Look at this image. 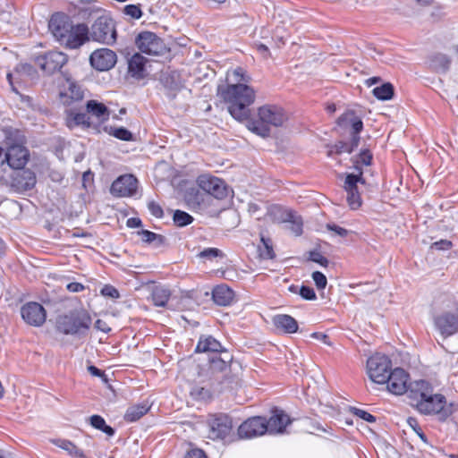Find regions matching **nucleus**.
<instances>
[{
	"label": "nucleus",
	"instance_id": "nucleus-1",
	"mask_svg": "<svg viewBox=\"0 0 458 458\" xmlns=\"http://www.w3.org/2000/svg\"><path fill=\"white\" fill-rule=\"evenodd\" d=\"M409 398L411 406L421 414H437L442 420L451 414L445 408L446 398L441 394H434L433 386L426 380H417L410 384Z\"/></svg>",
	"mask_w": 458,
	"mask_h": 458
},
{
	"label": "nucleus",
	"instance_id": "nucleus-2",
	"mask_svg": "<svg viewBox=\"0 0 458 458\" xmlns=\"http://www.w3.org/2000/svg\"><path fill=\"white\" fill-rule=\"evenodd\" d=\"M218 94L227 104L230 114L236 120H246L250 116V106L255 101V90L245 83L228 84L218 88Z\"/></svg>",
	"mask_w": 458,
	"mask_h": 458
},
{
	"label": "nucleus",
	"instance_id": "nucleus-3",
	"mask_svg": "<svg viewBox=\"0 0 458 458\" xmlns=\"http://www.w3.org/2000/svg\"><path fill=\"white\" fill-rule=\"evenodd\" d=\"M287 121L284 109L276 105H264L258 108L257 116L250 119L247 128L262 138L270 135L271 127H280Z\"/></svg>",
	"mask_w": 458,
	"mask_h": 458
},
{
	"label": "nucleus",
	"instance_id": "nucleus-4",
	"mask_svg": "<svg viewBox=\"0 0 458 458\" xmlns=\"http://www.w3.org/2000/svg\"><path fill=\"white\" fill-rule=\"evenodd\" d=\"M92 325V318L84 310H72L57 316L55 330L65 335L84 337Z\"/></svg>",
	"mask_w": 458,
	"mask_h": 458
},
{
	"label": "nucleus",
	"instance_id": "nucleus-5",
	"mask_svg": "<svg viewBox=\"0 0 458 458\" xmlns=\"http://www.w3.org/2000/svg\"><path fill=\"white\" fill-rule=\"evenodd\" d=\"M89 37L101 44L114 45L117 38L114 20L106 15L98 17L89 30Z\"/></svg>",
	"mask_w": 458,
	"mask_h": 458
},
{
	"label": "nucleus",
	"instance_id": "nucleus-6",
	"mask_svg": "<svg viewBox=\"0 0 458 458\" xmlns=\"http://www.w3.org/2000/svg\"><path fill=\"white\" fill-rule=\"evenodd\" d=\"M392 370V361L388 356L376 353L367 360V374L377 384H386V378Z\"/></svg>",
	"mask_w": 458,
	"mask_h": 458
},
{
	"label": "nucleus",
	"instance_id": "nucleus-7",
	"mask_svg": "<svg viewBox=\"0 0 458 458\" xmlns=\"http://www.w3.org/2000/svg\"><path fill=\"white\" fill-rule=\"evenodd\" d=\"M30 157L29 150L21 143L5 141L4 165L13 170H19L25 166Z\"/></svg>",
	"mask_w": 458,
	"mask_h": 458
},
{
	"label": "nucleus",
	"instance_id": "nucleus-8",
	"mask_svg": "<svg viewBox=\"0 0 458 458\" xmlns=\"http://www.w3.org/2000/svg\"><path fill=\"white\" fill-rule=\"evenodd\" d=\"M198 187L206 193L217 199H224L228 195L226 183L220 178L210 174H200L197 178Z\"/></svg>",
	"mask_w": 458,
	"mask_h": 458
},
{
	"label": "nucleus",
	"instance_id": "nucleus-9",
	"mask_svg": "<svg viewBox=\"0 0 458 458\" xmlns=\"http://www.w3.org/2000/svg\"><path fill=\"white\" fill-rule=\"evenodd\" d=\"M67 55L59 51H49L43 55L36 57V64L46 73L52 74L66 64Z\"/></svg>",
	"mask_w": 458,
	"mask_h": 458
},
{
	"label": "nucleus",
	"instance_id": "nucleus-10",
	"mask_svg": "<svg viewBox=\"0 0 458 458\" xmlns=\"http://www.w3.org/2000/svg\"><path fill=\"white\" fill-rule=\"evenodd\" d=\"M136 45L142 53L149 55H159L165 49L161 38L150 31L140 33L136 38Z\"/></svg>",
	"mask_w": 458,
	"mask_h": 458
},
{
	"label": "nucleus",
	"instance_id": "nucleus-11",
	"mask_svg": "<svg viewBox=\"0 0 458 458\" xmlns=\"http://www.w3.org/2000/svg\"><path fill=\"white\" fill-rule=\"evenodd\" d=\"M409 379L410 376L403 369L395 368L391 370V372L386 378V384H387V390L391 394L395 395H401L406 392L409 393Z\"/></svg>",
	"mask_w": 458,
	"mask_h": 458
},
{
	"label": "nucleus",
	"instance_id": "nucleus-12",
	"mask_svg": "<svg viewBox=\"0 0 458 458\" xmlns=\"http://www.w3.org/2000/svg\"><path fill=\"white\" fill-rule=\"evenodd\" d=\"M267 419L260 416L251 417L242 422L238 428L241 438H252L268 432Z\"/></svg>",
	"mask_w": 458,
	"mask_h": 458
},
{
	"label": "nucleus",
	"instance_id": "nucleus-13",
	"mask_svg": "<svg viewBox=\"0 0 458 458\" xmlns=\"http://www.w3.org/2000/svg\"><path fill=\"white\" fill-rule=\"evenodd\" d=\"M88 40H89L88 26L78 23L74 24L68 34H65L58 42L66 48L77 49Z\"/></svg>",
	"mask_w": 458,
	"mask_h": 458
},
{
	"label": "nucleus",
	"instance_id": "nucleus-14",
	"mask_svg": "<svg viewBox=\"0 0 458 458\" xmlns=\"http://www.w3.org/2000/svg\"><path fill=\"white\" fill-rule=\"evenodd\" d=\"M139 182L132 174L118 177L111 185L110 192L114 197H132L136 194Z\"/></svg>",
	"mask_w": 458,
	"mask_h": 458
},
{
	"label": "nucleus",
	"instance_id": "nucleus-15",
	"mask_svg": "<svg viewBox=\"0 0 458 458\" xmlns=\"http://www.w3.org/2000/svg\"><path fill=\"white\" fill-rule=\"evenodd\" d=\"M117 61L115 52L109 48H99L93 51L89 56L91 66L99 71L105 72L112 69Z\"/></svg>",
	"mask_w": 458,
	"mask_h": 458
},
{
	"label": "nucleus",
	"instance_id": "nucleus-16",
	"mask_svg": "<svg viewBox=\"0 0 458 458\" xmlns=\"http://www.w3.org/2000/svg\"><path fill=\"white\" fill-rule=\"evenodd\" d=\"M22 319L30 326L40 327L47 318V312L44 307L38 302H27L21 309Z\"/></svg>",
	"mask_w": 458,
	"mask_h": 458
},
{
	"label": "nucleus",
	"instance_id": "nucleus-17",
	"mask_svg": "<svg viewBox=\"0 0 458 458\" xmlns=\"http://www.w3.org/2000/svg\"><path fill=\"white\" fill-rule=\"evenodd\" d=\"M208 437L216 439H224L229 435L233 428L232 420L225 414H219L212 417L208 421Z\"/></svg>",
	"mask_w": 458,
	"mask_h": 458
},
{
	"label": "nucleus",
	"instance_id": "nucleus-18",
	"mask_svg": "<svg viewBox=\"0 0 458 458\" xmlns=\"http://www.w3.org/2000/svg\"><path fill=\"white\" fill-rule=\"evenodd\" d=\"M73 25L69 16L64 13H56L52 15L48 28L54 38L60 41L65 34H68Z\"/></svg>",
	"mask_w": 458,
	"mask_h": 458
},
{
	"label": "nucleus",
	"instance_id": "nucleus-19",
	"mask_svg": "<svg viewBox=\"0 0 458 458\" xmlns=\"http://www.w3.org/2000/svg\"><path fill=\"white\" fill-rule=\"evenodd\" d=\"M37 182L36 174L30 169L15 170L12 176V187L19 192L31 190Z\"/></svg>",
	"mask_w": 458,
	"mask_h": 458
},
{
	"label": "nucleus",
	"instance_id": "nucleus-20",
	"mask_svg": "<svg viewBox=\"0 0 458 458\" xmlns=\"http://www.w3.org/2000/svg\"><path fill=\"white\" fill-rule=\"evenodd\" d=\"M434 325L444 336H449L458 331V317L451 312H445L434 318Z\"/></svg>",
	"mask_w": 458,
	"mask_h": 458
},
{
	"label": "nucleus",
	"instance_id": "nucleus-21",
	"mask_svg": "<svg viewBox=\"0 0 458 458\" xmlns=\"http://www.w3.org/2000/svg\"><path fill=\"white\" fill-rule=\"evenodd\" d=\"M292 422L289 415L283 410L274 409L269 420H267V429L270 434H282L285 428Z\"/></svg>",
	"mask_w": 458,
	"mask_h": 458
},
{
	"label": "nucleus",
	"instance_id": "nucleus-22",
	"mask_svg": "<svg viewBox=\"0 0 458 458\" xmlns=\"http://www.w3.org/2000/svg\"><path fill=\"white\" fill-rule=\"evenodd\" d=\"M337 124L344 130H350L351 137L360 136V132L363 130L361 119L352 111L341 114L337 119Z\"/></svg>",
	"mask_w": 458,
	"mask_h": 458
},
{
	"label": "nucleus",
	"instance_id": "nucleus-23",
	"mask_svg": "<svg viewBox=\"0 0 458 458\" xmlns=\"http://www.w3.org/2000/svg\"><path fill=\"white\" fill-rule=\"evenodd\" d=\"M183 199L186 206L191 211H200L207 207V195L206 193L202 192L199 188H188L184 192Z\"/></svg>",
	"mask_w": 458,
	"mask_h": 458
},
{
	"label": "nucleus",
	"instance_id": "nucleus-24",
	"mask_svg": "<svg viewBox=\"0 0 458 458\" xmlns=\"http://www.w3.org/2000/svg\"><path fill=\"white\" fill-rule=\"evenodd\" d=\"M68 89L60 93V100L64 106H71L72 103L80 102L84 98L81 87L74 81H67Z\"/></svg>",
	"mask_w": 458,
	"mask_h": 458
},
{
	"label": "nucleus",
	"instance_id": "nucleus-25",
	"mask_svg": "<svg viewBox=\"0 0 458 458\" xmlns=\"http://www.w3.org/2000/svg\"><path fill=\"white\" fill-rule=\"evenodd\" d=\"M275 327L284 334H293L298 331V322L294 318L287 314H278L272 318Z\"/></svg>",
	"mask_w": 458,
	"mask_h": 458
},
{
	"label": "nucleus",
	"instance_id": "nucleus-26",
	"mask_svg": "<svg viewBox=\"0 0 458 458\" xmlns=\"http://www.w3.org/2000/svg\"><path fill=\"white\" fill-rule=\"evenodd\" d=\"M225 349L221 343L214 338L212 335H202L200 336L198 344L196 346V352H225Z\"/></svg>",
	"mask_w": 458,
	"mask_h": 458
},
{
	"label": "nucleus",
	"instance_id": "nucleus-27",
	"mask_svg": "<svg viewBox=\"0 0 458 458\" xmlns=\"http://www.w3.org/2000/svg\"><path fill=\"white\" fill-rule=\"evenodd\" d=\"M234 297L232 289L225 284L217 285L213 289L212 298L216 304L219 306H228Z\"/></svg>",
	"mask_w": 458,
	"mask_h": 458
},
{
	"label": "nucleus",
	"instance_id": "nucleus-28",
	"mask_svg": "<svg viewBox=\"0 0 458 458\" xmlns=\"http://www.w3.org/2000/svg\"><path fill=\"white\" fill-rule=\"evenodd\" d=\"M146 59L140 54H134L128 61V72L136 79L145 76Z\"/></svg>",
	"mask_w": 458,
	"mask_h": 458
},
{
	"label": "nucleus",
	"instance_id": "nucleus-29",
	"mask_svg": "<svg viewBox=\"0 0 458 458\" xmlns=\"http://www.w3.org/2000/svg\"><path fill=\"white\" fill-rule=\"evenodd\" d=\"M86 111L100 122L107 121L110 116L109 109L103 103L93 99L87 102Z\"/></svg>",
	"mask_w": 458,
	"mask_h": 458
},
{
	"label": "nucleus",
	"instance_id": "nucleus-30",
	"mask_svg": "<svg viewBox=\"0 0 458 458\" xmlns=\"http://www.w3.org/2000/svg\"><path fill=\"white\" fill-rule=\"evenodd\" d=\"M360 140V136H352L350 141H338L334 146L330 147L327 156L331 157L334 154L352 153L359 146Z\"/></svg>",
	"mask_w": 458,
	"mask_h": 458
},
{
	"label": "nucleus",
	"instance_id": "nucleus-31",
	"mask_svg": "<svg viewBox=\"0 0 458 458\" xmlns=\"http://www.w3.org/2000/svg\"><path fill=\"white\" fill-rule=\"evenodd\" d=\"M66 125L70 129L77 126L88 128L90 126L89 117L87 113L76 112L74 110L66 111Z\"/></svg>",
	"mask_w": 458,
	"mask_h": 458
},
{
	"label": "nucleus",
	"instance_id": "nucleus-32",
	"mask_svg": "<svg viewBox=\"0 0 458 458\" xmlns=\"http://www.w3.org/2000/svg\"><path fill=\"white\" fill-rule=\"evenodd\" d=\"M150 409L148 403H141L129 407L124 414V420L134 422L144 416Z\"/></svg>",
	"mask_w": 458,
	"mask_h": 458
},
{
	"label": "nucleus",
	"instance_id": "nucleus-33",
	"mask_svg": "<svg viewBox=\"0 0 458 458\" xmlns=\"http://www.w3.org/2000/svg\"><path fill=\"white\" fill-rule=\"evenodd\" d=\"M451 60L444 54H435L429 59L430 67L438 72H445L450 67Z\"/></svg>",
	"mask_w": 458,
	"mask_h": 458
},
{
	"label": "nucleus",
	"instance_id": "nucleus-34",
	"mask_svg": "<svg viewBox=\"0 0 458 458\" xmlns=\"http://www.w3.org/2000/svg\"><path fill=\"white\" fill-rule=\"evenodd\" d=\"M170 291L162 286H157L153 289L151 300L155 306L165 307L169 301Z\"/></svg>",
	"mask_w": 458,
	"mask_h": 458
},
{
	"label": "nucleus",
	"instance_id": "nucleus-35",
	"mask_svg": "<svg viewBox=\"0 0 458 458\" xmlns=\"http://www.w3.org/2000/svg\"><path fill=\"white\" fill-rule=\"evenodd\" d=\"M223 353H224V357L216 356L210 360V369L213 372H215V371L223 372L228 369L229 363L232 360V356L225 351Z\"/></svg>",
	"mask_w": 458,
	"mask_h": 458
},
{
	"label": "nucleus",
	"instance_id": "nucleus-36",
	"mask_svg": "<svg viewBox=\"0 0 458 458\" xmlns=\"http://www.w3.org/2000/svg\"><path fill=\"white\" fill-rule=\"evenodd\" d=\"M362 171H360V173H358L357 174H348L346 176H345V180H344V191H346V193L348 192H352V191H358V183L360 182L362 184L365 183V181L362 177Z\"/></svg>",
	"mask_w": 458,
	"mask_h": 458
},
{
	"label": "nucleus",
	"instance_id": "nucleus-37",
	"mask_svg": "<svg viewBox=\"0 0 458 458\" xmlns=\"http://www.w3.org/2000/svg\"><path fill=\"white\" fill-rule=\"evenodd\" d=\"M89 423L94 428L101 430L109 437L114 435V429L112 427L106 425L104 418H102L100 415L90 416Z\"/></svg>",
	"mask_w": 458,
	"mask_h": 458
},
{
	"label": "nucleus",
	"instance_id": "nucleus-38",
	"mask_svg": "<svg viewBox=\"0 0 458 458\" xmlns=\"http://www.w3.org/2000/svg\"><path fill=\"white\" fill-rule=\"evenodd\" d=\"M373 95L379 100H389L394 96V87L389 82L384 83L373 89Z\"/></svg>",
	"mask_w": 458,
	"mask_h": 458
},
{
	"label": "nucleus",
	"instance_id": "nucleus-39",
	"mask_svg": "<svg viewBox=\"0 0 458 458\" xmlns=\"http://www.w3.org/2000/svg\"><path fill=\"white\" fill-rule=\"evenodd\" d=\"M372 153L369 149H363L360 153L353 158V166L355 170L360 173L362 171L361 165H369L372 161Z\"/></svg>",
	"mask_w": 458,
	"mask_h": 458
},
{
	"label": "nucleus",
	"instance_id": "nucleus-40",
	"mask_svg": "<svg viewBox=\"0 0 458 458\" xmlns=\"http://www.w3.org/2000/svg\"><path fill=\"white\" fill-rule=\"evenodd\" d=\"M271 213L279 223H287L289 220L293 219V214L295 213L292 209L284 208L282 207H274L271 210Z\"/></svg>",
	"mask_w": 458,
	"mask_h": 458
},
{
	"label": "nucleus",
	"instance_id": "nucleus-41",
	"mask_svg": "<svg viewBox=\"0 0 458 458\" xmlns=\"http://www.w3.org/2000/svg\"><path fill=\"white\" fill-rule=\"evenodd\" d=\"M174 223L180 227L186 226L193 222V217L185 211L175 210L173 216Z\"/></svg>",
	"mask_w": 458,
	"mask_h": 458
},
{
	"label": "nucleus",
	"instance_id": "nucleus-42",
	"mask_svg": "<svg viewBox=\"0 0 458 458\" xmlns=\"http://www.w3.org/2000/svg\"><path fill=\"white\" fill-rule=\"evenodd\" d=\"M346 201L351 209L357 210L360 208L362 204V199L359 191L346 193Z\"/></svg>",
	"mask_w": 458,
	"mask_h": 458
},
{
	"label": "nucleus",
	"instance_id": "nucleus-43",
	"mask_svg": "<svg viewBox=\"0 0 458 458\" xmlns=\"http://www.w3.org/2000/svg\"><path fill=\"white\" fill-rule=\"evenodd\" d=\"M224 256L223 251L217 248H206L198 254L199 258L208 260H212L216 258H223Z\"/></svg>",
	"mask_w": 458,
	"mask_h": 458
},
{
	"label": "nucleus",
	"instance_id": "nucleus-44",
	"mask_svg": "<svg viewBox=\"0 0 458 458\" xmlns=\"http://www.w3.org/2000/svg\"><path fill=\"white\" fill-rule=\"evenodd\" d=\"M289 224V229L292 231L293 233H294L296 236H299L302 233V225L303 222L300 216H298L296 213L293 214V219L289 220L287 222Z\"/></svg>",
	"mask_w": 458,
	"mask_h": 458
},
{
	"label": "nucleus",
	"instance_id": "nucleus-45",
	"mask_svg": "<svg viewBox=\"0 0 458 458\" xmlns=\"http://www.w3.org/2000/svg\"><path fill=\"white\" fill-rule=\"evenodd\" d=\"M35 72L34 68L32 65L29 64H21L17 65V67L14 70V74L17 76V80L21 81L22 77L27 76H32V74Z\"/></svg>",
	"mask_w": 458,
	"mask_h": 458
},
{
	"label": "nucleus",
	"instance_id": "nucleus-46",
	"mask_svg": "<svg viewBox=\"0 0 458 458\" xmlns=\"http://www.w3.org/2000/svg\"><path fill=\"white\" fill-rule=\"evenodd\" d=\"M141 236V240L146 243H152L155 241H158L159 243L163 242V236L148 230H142L139 233Z\"/></svg>",
	"mask_w": 458,
	"mask_h": 458
},
{
	"label": "nucleus",
	"instance_id": "nucleus-47",
	"mask_svg": "<svg viewBox=\"0 0 458 458\" xmlns=\"http://www.w3.org/2000/svg\"><path fill=\"white\" fill-rule=\"evenodd\" d=\"M123 13L132 19H140L142 16L140 7L136 4H128L124 6Z\"/></svg>",
	"mask_w": 458,
	"mask_h": 458
},
{
	"label": "nucleus",
	"instance_id": "nucleus-48",
	"mask_svg": "<svg viewBox=\"0 0 458 458\" xmlns=\"http://www.w3.org/2000/svg\"><path fill=\"white\" fill-rule=\"evenodd\" d=\"M112 135L122 140L129 141L132 140V133L123 127L114 129Z\"/></svg>",
	"mask_w": 458,
	"mask_h": 458
},
{
	"label": "nucleus",
	"instance_id": "nucleus-49",
	"mask_svg": "<svg viewBox=\"0 0 458 458\" xmlns=\"http://www.w3.org/2000/svg\"><path fill=\"white\" fill-rule=\"evenodd\" d=\"M311 276L318 290L325 289L327 284V279L323 273L319 271H315L312 273Z\"/></svg>",
	"mask_w": 458,
	"mask_h": 458
},
{
	"label": "nucleus",
	"instance_id": "nucleus-50",
	"mask_svg": "<svg viewBox=\"0 0 458 458\" xmlns=\"http://www.w3.org/2000/svg\"><path fill=\"white\" fill-rule=\"evenodd\" d=\"M100 293L103 296L110 297L112 299H118L120 297L118 290L111 284H105Z\"/></svg>",
	"mask_w": 458,
	"mask_h": 458
},
{
	"label": "nucleus",
	"instance_id": "nucleus-51",
	"mask_svg": "<svg viewBox=\"0 0 458 458\" xmlns=\"http://www.w3.org/2000/svg\"><path fill=\"white\" fill-rule=\"evenodd\" d=\"M310 259L325 267H327L329 264L328 259L318 251H311L310 253Z\"/></svg>",
	"mask_w": 458,
	"mask_h": 458
},
{
	"label": "nucleus",
	"instance_id": "nucleus-52",
	"mask_svg": "<svg viewBox=\"0 0 458 458\" xmlns=\"http://www.w3.org/2000/svg\"><path fill=\"white\" fill-rule=\"evenodd\" d=\"M300 295L308 301H313L317 299V295L313 288L306 285H302L300 289Z\"/></svg>",
	"mask_w": 458,
	"mask_h": 458
},
{
	"label": "nucleus",
	"instance_id": "nucleus-53",
	"mask_svg": "<svg viewBox=\"0 0 458 458\" xmlns=\"http://www.w3.org/2000/svg\"><path fill=\"white\" fill-rule=\"evenodd\" d=\"M352 412L357 417L364 420L365 421H368V422H370V423L376 421V417L373 416L372 414L369 413L368 411H364V410H361V409H359V408H353L352 409Z\"/></svg>",
	"mask_w": 458,
	"mask_h": 458
},
{
	"label": "nucleus",
	"instance_id": "nucleus-54",
	"mask_svg": "<svg viewBox=\"0 0 458 458\" xmlns=\"http://www.w3.org/2000/svg\"><path fill=\"white\" fill-rule=\"evenodd\" d=\"M148 208L152 216H154L157 218H161L164 216V211L161 208V206L155 201H150L148 204Z\"/></svg>",
	"mask_w": 458,
	"mask_h": 458
},
{
	"label": "nucleus",
	"instance_id": "nucleus-55",
	"mask_svg": "<svg viewBox=\"0 0 458 458\" xmlns=\"http://www.w3.org/2000/svg\"><path fill=\"white\" fill-rule=\"evenodd\" d=\"M233 77L235 83H243L248 81L245 78L244 70L242 67L235 68L231 74Z\"/></svg>",
	"mask_w": 458,
	"mask_h": 458
},
{
	"label": "nucleus",
	"instance_id": "nucleus-56",
	"mask_svg": "<svg viewBox=\"0 0 458 458\" xmlns=\"http://www.w3.org/2000/svg\"><path fill=\"white\" fill-rule=\"evenodd\" d=\"M452 247V242L448 240H440L432 243L431 248L446 250Z\"/></svg>",
	"mask_w": 458,
	"mask_h": 458
},
{
	"label": "nucleus",
	"instance_id": "nucleus-57",
	"mask_svg": "<svg viewBox=\"0 0 458 458\" xmlns=\"http://www.w3.org/2000/svg\"><path fill=\"white\" fill-rule=\"evenodd\" d=\"M327 228L330 231L335 232L336 234H338L341 237H345L348 234V231L345 228H343L335 224H327Z\"/></svg>",
	"mask_w": 458,
	"mask_h": 458
},
{
	"label": "nucleus",
	"instance_id": "nucleus-58",
	"mask_svg": "<svg viewBox=\"0 0 458 458\" xmlns=\"http://www.w3.org/2000/svg\"><path fill=\"white\" fill-rule=\"evenodd\" d=\"M261 240H262L265 249H266V251L263 252L261 255L266 259H273L275 257V254H274L273 248L269 245V241L265 240L264 238H262Z\"/></svg>",
	"mask_w": 458,
	"mask_h": 458
},
{
	"label": "nucleus",
	"instance_id": "nucleus-59",
	"mask_svg": "<svg viewBox=\"0 0 458 458\" xmlns=\"http://www.w3.org/2000/svg\"><path fill=\"white\" fill-rule=\"evenodd\" d=\"M66 288L71 293H80L85 289V286L81 283L72 282L67 284Z\"/></svg>",
	"mask_w": 458,
	"mask_h": 458
},
{
	"label": "nucleus",
	"instance_id": "nucleus-60",
	"mask_svg": "<svg viewBox=\"0 0 458 458\" xmlns=\"http://www.w3.org/2000/svg\"><path fill=\"white\" fill-rule=\"evenodd\" d=\"M184 458H207V456L202 450L192 449L186 454Z\"/></svg>",
	"mask_w": 458,
	"mask_h": 458
},
{
	"label": "nucleus",
	"instance_id": "nucleus-61",
	"mask_svg": "<svg viewBox=\"0 0 458 458\" xmlns=\"http://www.w3.org/2000/svg\"><path fill=\"white\" fill-rule=\"evenodd\" d=\"M95 327L97 330L104 332V333H108L111 330V328L108 327V325L102 319L96 320Z\"/></svg>",
	"mask_w": 458,
	"mask_h": 458
},
{
	"label": "nucleus",
	"instance_id": "nucleus-62",
	"mask_svg": "<svg viewBox=\"0 0 458 458\" xmlns=\"http://www.w3.org/2000/svg\"><path fill=\"white\" fill-rule=\"evenodd\" d=\"M88 371L94 377H104L105 380H106L105 372L98 369L96 366H89Z\"/></svg>",
	"mask_w": 458,
	"mask_h": 458
},
{
	"label": "nucleus",
	"instance_id": "nucleus-63",
	"mask_svg": "<svg viewBox=\"0 0 458 458\" xmlns=\"http://www.w3.org/2000/svg\"><path fill=\"white\" fill-rule=\"evenodd\" d=\"M126 225L129 228H138L141 226V220L138 217H130L126 222Z\"/></svg>",
	"mask_w": 458,
	"mask_h": 458
},
{
	"label": "nucleus",
	"instance_id": "nucleus-64",
	"mask_svg": "<svg viewBox=\"0 0 458 458\" xmlns=\"http://www.w3.org/2000/svg\"><path fill=\"white\" fill-rule=\"evenodd\" d=\"M311 336L313 338L321 339L325 344H330V343L328 342V336L327 335L321 333H313Z\"/></svg>",
	"mask_w": 458,
	"mask_h": 458
}]
</instances>
